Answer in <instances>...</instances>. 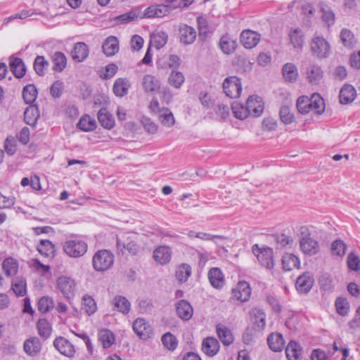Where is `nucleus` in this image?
I'll return each mask as SVG.
<instances>
[{
    "mask_svg": "<svg viewBox=\"0 0 360 360\" xmlns=\"http://www.w3.org/2000/svg\"><path fill=\"white\" fill-rule=\"evenodd\" d=\"M37 250L43 257L53 258L55 256V245L49 240H41Z\"/></svg>",
    "mask_w": 360,
    "mask_h": 360,
    "instance_id": "31",
    "label": "nucleus"
},
{
    "mask_svg": "<svg viewBox=\"0 0 360 360\" xmlns=\"http://www.w3.org/2000/svg\"><path fill=\"white\" fill-rule=\"evenodd\" d=\"M155 261L161 265L169 263L172 258V250L169 246L161 245L158 247L153 252Z\"/></svg>",
    "mask_w": 360,
    "mask_h": 360,
    "instance_id": "17",
    "label": "nucleus"
},
{
    "mask_svg": "<svg viewBox=\"0 0 360 360\" xmlns=\"http://www.w3.org/2000/svg\"><path fill=\"white\" fill-rule=\"evenodd\" d=\"M246 105L249 111V115L255 117H259L264 109L262 98L258 96H250L247 100Z\"/></svg>",
    "mask_w": 360,
    "mask_h": 360,
    "instance_id": "7",
    "label": "nucleus"
},
{
    "mask_svg": "<svg viewBox=\"0 0 360 360\" xmlns=\"http://www.w3.org/2000/svg\"><path fill=\"white\" fill-rule=\"evenodd\" d=\"M2 269L7 276H14L18 270V262L12 257L6 258L2 263Z\"/></svg>",
    "mask_w": 360,
    "mask_h": 360,
    "instance_id": "41",
    "label": "nucleus"
},
{
    "mask_svg": "<svg viewBox=\"0 0 360 360\" xmlns=\"http://www.w3.org/2000/svg\"><path fill=\"white\" fill-rule=\"evenodd\" d=\"M159 120L167 127H171L174 124L175 120L172 112L168 108H164L160 111Z\"/></svg>",
    "mask_w": 360,
    "mask_h": 360,
    "instance_id": "51",
    "label": "nucleus"
},
{
    "mask_svg": "<svg viewBox=\"0 0 360 360\" xmlns=\"http://www.w3.org/2000/svg\"><path fill=\"white\" fill-rule=\"evenodd\" d=\"M217 336L221 343L225 346H229L233 343L234 338L231 330L222 324H218L216 326Z\"/></svg>",
    "mask_w": 360,
    "mask_h": 360,
    "instance_id": "26",
    "label": "nucleus"
},
{
    "mask_svg": "<svg viewBox=\"0 0 360 360\" xmlns=\"http://www.w3.org/2000/svg\"><path fill=\"white\" fill-rule=\"evenodd\" d=\"M98 340L104 348H109L115 341L114 334L108 329H102L98 332Z\"/></svg>",
    "mask_w": 360,
    "mask_h": 360,
    "instance_id": "46",
    "label": "nucleus"
},
{
    "mask_svg": "<svg viewBox=\"0 0 360 360\" xmlns=\"http://www.w3.org/2000/svg\"><path fill=\"white\" fill-rule=\"evenodd\" d=\"M171 8V6L168 4L152 5L146 8L144 17L147 18H162L167 15Z\"/></svg>",
    "mask_w": 360,
    "mask_h": 360,
    "instance_id": "12",
    "label": "nucleus"
},
{
    "mask_svg": "<svg viewBox=\"0 0 360 360\" xmlns=\"http://www.w3.org/2000/svg\"><path fill=\"white\" fill-rule=\"evenodd\" d=\"M176 311L179 317L184 321L190 320L193 314L192 306L185 300H181L177 302L176 304Z\"/></svg>",
    "mask_w": 360,
    "mask_h": 360,
    "instance_id": "18",
    "label": "nucleus"
},
{
    "mask_svg": "<svg viewBox=\"0 0 360 360\" xmlns=\"http://www.w3.org/2000/svg\"><path fill=\"white\" fill-rule=\"evenodd\" d=\"M179 41L184 45L193 44L196 39L195 30L188 25H183L179 27Z\"/></svg>",
    "mask_w": 360,
    "mask_h": 360,
    "instance_id": "16",
    "label": "nucleus"
},
{
    "mask_svg": "<svg viewBox=\"0 0 360 360\" xmlns=\"http://www.w3.org/2000/svg\"><path fill=\"white\" fill-rule=\"evenodd\" d=\"M49 66V63L43 56H37L34 61L33 68L36 74L40 77L44 76Z\"/></svg>",
    "mask_w": 360,
    "mask_h": 360,
    "instance_id": "42",
    "label": "nucleus"
},
{
    "mask_svg": "<svg viewBox=\"0 0 360 360\" xmlns=\"http://www.w3.org/2000/svg\"><path fill=\"white\" fill-rule=\"evenodd\" d=\"M23 350L30 356H37L41 350V342L37 337L27 339L23 344Z\"/></svg>",
    "mask_w": 360,
    "mask_h": 360,
    "instance_id": "14",
    "label": "nucleus"
},
{
    "mask_svg": "<svg viewBox=\"0 0 360 360\" xmlns=\"http://www.w3.org/2000/svg\"><path fill=\"white\" fill-rule=\"evenodd\" d=\"M167 39V34L165 32L161 31L153 34L151 41L156 49H160L166 44Z\"/></svg>",
    "mask_w": 360,
    "mask_h": 360,
    "instance_id": "57",
    "label": "nucleus"
},
{
    "mask_svg": "<svg viewBox=\"0 0 360 360\" xmlns=\"http://www.w3.org/2000/svg\"><path fill=\"white\" fill-rule=\"evenodd\" d=\"M53 302L47 296L42 297L38 302V310L41 313L48 312L53 307Z\"/></svg>",
    "mask_w": 360,
    "mask_h": 360,
    "instance_id": "61",
    "label": "nucleus"
},
{
    "mask_svg": "<svg viewBox=\"0 0 360 360\" xmlns=\"http://www.w3.org/2000/svg\"><path fill=\"white\" fill-rule=\"evenodd\" d=\"M347 246L341 240H336L331 245V251L333 255L343 256Z\"/></svg>",
    "mask_w": 360,
    "mask_h": 360,
    "instance_id": "63",
    "label": "nucleus"
},
{
    "mask_svg": "<svg viewBox=\"0 0 360 360\" xmlns=\"http://www.w3.org/2000/svg\"><path fill=\"white\" fill-rule=\"evenodd\" d=\"M88 46L84 42H77L71 52L72 58L77 62L84 61L89 55Z\"/></svg>",
    "mask_w": 360,
    "mask_h": 360,
    "instance_id": "27",
    "label": "nucleus"
},
{
    "mask_svg": "<svg viewBox=\"0 0 360 360\" xmlns=\"http://www.w3.org/2000/svg\"><path fill=\"white\" fill-rule=\"evenodd\" d=\"M314 283V278L309 272H305L297 278L295 288L300 293L307 294L310 291Z\"/></svg>",
    "mask_w": 360,
    "mask_h": 360,
    "instance_id": "10",
    "label": "nucleus"
},
{
    "mask_svg": "<svg viewBox=\"0 0 360 360\" xmlns=\"http://www.w3.org/2000/svg\"><path fill=\"white\" fill-rule=\"evenodd\" d=\"M9 60L10 69L13 75L19 79L23 77L26 73V67L22 59L11 56Z\"/></svg>",
    "mask_w": 360,
    "mask_h": 360,
    "instance_id": "23",
    "label": "nucleus"
},
{
    "mask_svg": "<svg viewBox=\"0 0 360 360\" xmlns=\"http://www.w3.org/2000/svg\"><path fill=\"white\" fill-rule=\"evenodd\" d=\"M290 41L294 48L301 50L304 44L303 32L300 29L296 28L290 32Z\"/></svg>",
    "mask_w": 360,
    "mask_h": 360,
    "instance_id": "45",
    "label": "nucleus"
},
{
    "mask_svg": "<svg viewBox=\"0 0 360 360\" xmlns=\"http://www.w3.org/2000/svg\"><path fill=\"white\" fill-rule=\"evenodd\" d=\"M4 150L8 155H13L17 150L16 141L13 137L8 136L4 141Z\"/></svg>",
    "mask_w": 360,
    "mask_h": 360,
    "instance_id": "64",
    "label": "nucleus"
},
{
    "mask_svg": "<svg viewBox=\"0 0 360 360\" xmlns=\"http://www.w3.org/2000/svg\"><path fill=\"white\" fill-rule=\"evenodd\" d=\"M53 346L63 355L72 357L75 353L74 346L65 338L58 337L53 341Z\"/></svg>",
    "mask_w": 360,
    "mask_h": 360,
    "instance_id": "11",
    "label": "nucleus"
},
{
    "mask_svg": "<svg viewBox=\"0 0 360 360\" xmlns=\"http://www.w3.org/2000/svg\"><path fill=\"white\" fill-rule=\"evenodd\" d=\"M53 63V70L56 72H62L67 65V58L62 52L57 51L52 56Z\"/></svg>",
    "mask_w": 360,
    "mask_h": 360,
    "instance_id": "43",
    "label": "nucleus"
},
{
    "mask_svg": "<svg viewBox=\"0 0 360 360\" xmlns=\"http://www.w3.org/2000/svg\"><path fill=\"white\" fill-rule=\"evenodd\" d=\"M251 321L258 330H263L266 326V314L259 307H254L250 311Z\"/></svg>",
    "mask_w": 360,
    "mask_h": 360,
    "instance_id": "21",
    "label": "nucleus"
},
{
    "mask_svg": "<svg viewBox=\"0 0 360 360\" xmlns=\"http://www.w3.org/2000/svg\"><path fill=\"white\" fill-rule=\"evenodd\" d=\"M114 262V255L108 250L96 252L92 258V265L97 271H104L111 267Z\"/></svg>",
    "mask_w": 360,
    "mask_h": 360,
    "instance_id": "1",
    "label": "nucleus"
},
{
    "mask_svg": "<svg viewBox=\"0 0 360 360\" xmlns=\"http://www.w3.org/2000/svg\"><path fill=\"white\" fill-rule=\"evenodd\" d=\"M307 79L311 84H317L323 78V71L320 66L310 65L307 70Z\"/></svg>",
    "mask_w": 360,
    "mask_h": 360,
    "instance_id": "35",
    "label": "nucleus"
},
{
    "mask_svg": "<svg viewBox=\"0 0 360 360\" xmlns=\"http://www.w3.org/2000/svg\"><path fill=\"white\" fill-rule=\"evenodd\" d=\"M267 343L269 348L274 352H281L285 346V340L281 333H271L268 336Z\"/></svg>",
    "mask_w": 360,
    "mask_h": 360,
    "instance_id": "28",
    "label": "nucleus"
},
{
    "mask_svg": "<svg viewBox=\"0 0 360 360\" xmlns=\"http://www.w3.org/2000/svg\"><path fill=\"white\" fill-rule=\"evenodd\" d=\"M310 102H311V111L314 110L319 115L324 112L325 102L319 94H314L310 98Z\"/></svg>",
    "mask_w": 360,
    "mask_h": 360,
    "instance_id": "53",
    "label": "nucleus"
},
{
    "mask_svg": "<svg viewBox=\"0 0 360 360\" xmlns=\"http://www.w3.org/2000/svg\"><path fill=\"white\" fill-rule=\"evenodd\" d=\"M219 343L218 340L212 337L205 338L202 343V352L209 356H215L219 350Z\"/></svg>",
    "mask_w": 360,
    "mask_h": 360,
    "instance_id": "22",
    "label": "nucleus"
},
{
    "mask_svg": "<svg viewBox=\"0 0 360 360\" xmlns=\"http://www.w3.org/2000/svg\"><path fill=\"white\" fill-rule=\"evenodd\" d=\"M191 275V267L189 264L183 263L180 264L175 273L177 281L181 283H185Z\"/></svg>",
    "mask_w": 360,
    "mask_h": 360,
    "instance_id": "44",
    "label": "nucleus"
},
{
    "mask_svg": "<svg viewBox=\"0 0 360 360\" xmlns=\"http://www.w3.org/2000/svg\"><path fill=\"white\" fill-rule=\"evenodd\" d=\"M116 245L117 250L122 253L124 250H127L131 255H136L139 250V246L135 241L129 240L124 236L122 238H117Z\"/></svg>",
    "mask_w": 360,
    "mask_h": 360,
    "instance_id": "19",
    "label": "nucleus"
},
{
    "mask_svg": "<svg viewBox=\"0 0 360 360\" xmlns=\"http://www.w3.org/2000/svg\"><path fill=\"white\" fill-rule=\"evenodd\" d=\"M281 121L285 124H290L295 121L294 114L289 106L283 105L279 110Z\"/></svg>",
    "mask_w": 360,
    "mask_h": 360,
    "instance_id": "52",
    "label": "nucleus"
},
{
    "mask_svg": "<svg viewBox=\"0 0 360 360\" xmlns=\"http://www.w3.org/2000/svg\"><path fill=\"white\" fill-rule=\"evenodd\" d=\"M335 305L337 312L340 316H344L347 315L349 310V304L346 298L342 297H338L335 300Z\"/></svg>",
    "mask_w": 360,
    "mask_h": 360,
    "instance_id": "59",
    "label": "nucleus"
},
{
    "mask_svg": "<svg viewBox=\"0 0 360 360\" xmlns=\"http://www.w3.org/2000/svg\"><path fill=\"white\" fill-rule=\"evenodd\" d=\"M198 28L199 31V37H205L209 30V25L207 19L203 16L197 18Z\"/></svg>",
    "mask_w": 360,
    "mask_h": 360,
    "instance_id": "62",
    "label": "nucleus"
},
{
    "mask_svg": "<svg viewBox=\"0 0 360 360\" xmlns=\"http://www.w3.org/2000/svg\"><path fill=\"white\" fill-rule=\"evenodd\" d=\"M300 247L306 255H314L319 251V243L313 238H300Z\"/></svg>",
    "mask_w": 360,
    "mask_h": 360,
    "instance_id": "20",
    "label": "nucleus"
},
{
    "mask_svg": "<svg viewBox=\"0 0 360 360\" xmlns=\"http://www.w3.org/2000/svg\"><path fill=\"white\" fill-rule=\"evenodd\" d=\"M232 293L234 297L238 300L246 302L250 297L251 288L248 282L240 281L238 283L236 287L233 289Z\"/></svg>",
    "mask_w": 360,
    "mask_h": 360,
    "instance_id": "15",
    "label": "nucleus"
},
{
    "mask_svg": "<svg viewBox=\"0 0 360 360\" xmlns=\"http://www.w3.org/2000/svg\"><path fill=\"white\" fill-rule=\"evenodd\" d=\"M130 86L127 79L118 78L114 82L112 90L116 96L122 98L128 94Z\"/></svg>",
    "mask_w": 360,
    "mask_h": 360,
    "instance_id": "30",
    "label": "nucleus"
},
{
    "mask_svg": "<svg viewBox=\"0 0 360 360\" xmlns=\"http://www.w3.org/2000/svg\"><path fill=\"white\" fill-rule=\"evenodd\" d=\"M87 243L80 239L67 240L63 244V250L67 255L72 258L83 256L87 251Z\"/></svg>",
    "mask_w": 360,
    "mask_h": 360,
    "instance_id": "2",
    "label": "nucleus"
},
{
    "mask_svg": "<svg viewBox=\"0 0 360 360\" xmlns=\"http://www.w3.org/2000/svg\"><path fill=\"white\" fill-rule=\"evenodd\" d=\"M356 96V89L350 84H345L340 91L339 99L342 104H348L352 103Z\"/></svg>",
    "mask_w": 360,
    "mask_h": 360,
    "instance_id": "25",
    "label": "nucleus"
},
{
    "mask_svg": "<svg viewBox=\"0 0 360 360\" xmlns=\"http://www.w3.org/2000/svg\"><path fill=\"white\" fill-rule=\"evenodd\" d=\"M302 348L295 341L291 340L285 348V354L288 360H299Z\"/></svg>",
    "mask_w": 360,
    "mask_h": 360,
    "instance_id": "37",
    "label": "nucleus"
},
{
    "mask_svg": "<svg viewBox=\"0 0 360 360\" xmlns=\"http://www.w3.org/2000/svg\"><path fill=\"white\" fill-rule=\"evenodd\" d=\"M297 108L301 114H307L311 111V102L307 96H300L297 101Z\"/></svg>",
    "mask_w": 360,
    "mask_h": 360,
    "instance_id": "55",
    "label": "nucleus"
},
{
    "mask_svg": "<svg viewBox=\"0 0 360 360\" xmlns=\"http://www.w3.org/2000/svg\"><path fill=\"white\" fill-rule=\"evenodd\" d=\"M37 328L39 335L44 340L49 338L51 334L52 328L46 319H40L37 321Z\"/></svg>",
    "mask_w": 360,
    "mask_h": 360,
    "instance_id": "47",
    "label": "nucleus"
},
{
    "mask_svg": "<svg viewBox=\"0 0 360 360\" xmlns=\"http://www.w3.org/2000/svg\"><path fill=\"white\" fill-rule=\"evenodd\" d=\"M223 89L229 98H238L242 91L240 79L236 76L226 77L223 82Z\"/></svg>",
    "mask_w": 360,
    "mask_h": 360,
    "instance_id": "6",
    "label": "nucleus"
},
{
    "mask_svg": "<svg viewBox=\"0 0 360 360\" xmlns=\"http://www.w3.org/2000/svg\"><path fill=\"white\" fill-rule=\"evenodd\" d=\"M98 120L101 125L107 129H111L115 126V119L113 116L108 112L105 108L99 110L98 112Z\"/></svg>",
    "mask_w": 360,
    "mask_h": 360,
    "instance_id": "32",
    "label": "nucleus"
},
{
    "mask_svg": "<svg viewBox=\"0 0 360 360\" xmlns=\"http://www.w3.org/2000/svg\"><path fill=\"white\" fill-rule=\"evenodd\" d=\"M56 283L57 288L65 299L70 300L74 297L76 291V283L72 278L61 276L57 278Z\"/></svg>",
    "mask_w": 360,
    "mask_h": 360,
    "instance_id": "4",
    "label": "nucleus"
},
{
    "mask_svg": "<svg viewBox=\"0 0 360 360\" xmlns=\"http://www.w3.org/2000/svg\"><path fill=\"white\" fill-rule=\"evenodd\" d=\"M39 116V110L35 105H30L24 112V120L30 126H34L37 124Z\"/></svg>",
    "mask_w": 360,
    "mask_h": 360,
    "instance_id": "34",
    "label": "nucleus"
},
{
    "mask_svg": "<svg viewBox=\"0 0 360 360\" xmlns=\"http://www.w3.org/2000/svg\"><path fill=\"white\" fill-rule=\"evenodd\" d=\"M82 309L89 315L94 314L97 309L95 300L89 295H84L82 299Z\"/></svg>",
    "mask_w": 360,
    "mask_h": 360,
    "instance_id": "54",
    "label": "nucleus"
},
{
    "mask_svg": "<svg viewBox=\"0 0 360 360\" xmlns=\"http://www.w3.org/2000/svg\"><path fill=\"white\" fill-rule=\"evenodd\" d=\"M132 327L134 333L143 340L149 338L153 333L152 327L144 319H136Z\"/></svg>",
    "mask_w": 360,
    "mask_h": 360,
    "instance_id": "8",
    "label": "nucleus"
},
{
    "mask_svg": "<svg viewBox=\"0 0 360 360\" xmlns=\"http://www.w3.org/2000/svg\"><path fill=\"white\" fill-rule=\"evenodd\" d=\"M184 81V75L180 71L172 70L168 77V83L176 89H180Z\"/></svg>",
    "mask_w": 360,
    "mask_h": 360,
    "instance_id": "49",
    "label": "nucleus"
},
{
    "mask_svg": "<svg viewBox=\"0 0 360 360\" xmlns=\"http://www.w3.org/2000/svg\"><path fill=\"white\" fill-rule=\"evenodd\" d=\"M340 37L345 47L352 49L354 46L356 44V39L353 33L349 30L342 29Z\"/></svg>",
    "mask_w": 360,
    "mask_h": 360,
    "instance_id": "50",
    "label": "nucleus"
},
{
    "mask_svg": "<svg viewBox=\"0 0 360 360\" xmlns=\"http://www.w3.org/2000/svg\"><path fill=\"white\" fill-rule=\"evenodd\" d=\"M12 290L17 296H23L26 292V283L22 278H16L12 283Z\"/></svg>",
    "mask_w": 360,
    "mask_h": 360,
    "instance_id": "60",
    "label": "nucleus"
},
{
    "mask_svg": "<svg viewBox=\"0 0 360 360\" xmlns=\"http://www.w3.org/2000/svg\"><path fill=\"white\" fill-rule=\"evenodd\" d=\"M311 50L314 56L318 58H327L330 52L328 42L322 37H315L311 42Z\"/></svg>",
    "mask_w": 360,
    "mask_h": 360,
    "instance_id": "5",
    "label": "nucleus"
},
{
    "mask_svg": "<svg viewBox=\"0 0 360 360\" xmlns=\"http://www.w3.org/2000/svg\"><path fill=\"white\" fill-rule=\"evenodd\" d=\"M219 46L224 53L231 54L235 51L238 44L237 41L229 34H224L220 38Z\"/></svg>",
    "mask_w": 360,
    "mask_h": 360,
    "instance_id": "24",
    "label": "nucleus"
},
{
    "mask_svg": "<svg viewBox=\"0 0 360 360\" xmlns=\"http://www.w3.org/2000/svg\"><path fill=\"white\" fill-rule=\"evenodd\" d=\"M113 309L124 314H127L130 311V302L124 296L117 295L112 300Z\"/></svg>",
    "mask_w": 360,
    "mask_h": 360,
    "instance_id": "33",
    "label": "nucleus"
},
{
    "mask_svg": "<svg viewBox=\"0 0 360 360\" xmlns=\"http://www.w3.org/2000/svg\"><path fill=\"white\" fill-rule=\"evenodd\" d=\"M77 125L83 131H91L96 128L97 124L95 119L84 115L80 118Z\"/></svg>",
    "mask_w": 360,
    "mask_h": 360,
    "instance_id": "39",
    "label": "nucleus"
},
{
    "mask_svg": "<svg viewBox=\"0 0 360 360\" xmlns=\"http://www.w3.org/2000/svg\"><path fill=\"white\" fill-rule=\"evenodd\" d=\"M163 345L169 350H174L178 345L176 338L171 333H166L161 338Z\"/></svg>",
    "mask_w": 360,
    "mask_h": 360,
    "instance_id": "58",
    "label": "nucleus"
},
{
    "mask_svg": "<svg viewBox=\"0 0 360 360\" xmlns=\"http://www.w3.org/2000/svg\"><path fill=\"white\" fill-rule=\"evenodd\" d=\"M284 79L289 82H295L297 79L298 72L296 66L290 63L285 64L282 68Z\"/></svg>",
    "mask_w": 360,
    "mask_h": 360,
    "instance_id": "38",
    "label": "nucleus"
},
{
    "mask_svg": "<svg viewBox=\"0 0 360 360\" xmlns=\"http://www.w3.org/2000/svg\"><path fill=\"white\" fill-rule=\"evenodd\" d=\"M103 51L107 56H114L119 51V41L116 37H108L103 44Z\"/></svg>",
    "mask_w": 360,
    "mask_h": 360,
    "instance_id": "29",
    "label": "nucleus"
},
{
    "mask_svg": "<svg viewBox=\"0 0 360 360\" xmlns=\"http://www.w3.org/2000/svg\"><path fill=\"white\" fill-rule=\"evenodd\" d=\"M252 250L262 266L270 270L274 269V251L272 248H260L257 244H255L252 246Z\"/></svg>",
    "mask_w": 360,
    "mask_h": 360,
    "instance_id": "3",
    "label": "nucleus"
},
{
    "mask_svg": "<svg viewBox=\"0 0 360 360\" xmlns=\"http://www.w3.org/2000/svg\"><path fill=\"white\" fill-rule=\"evenodd\" d=\"M240 39L245 49H252L260 41L261 35L257 32L245 30L241 32Z\"/></svg>",
    "mask_w": 360,
    "mask_h": 360,
    "instance_id": "9",
    "label": "nucleus"
},
{
    "mask_svg": "<svg viewBox=\"0 0 360 360\" xmlns=\"http://www.w3.org/2000/svg\"><path fill=\"white\" fill-rule=\"evenodd\" d=\"M211 285L215 289H221L225 285V279L221 270L218 267L211 268L207 274Z\"/></svg>",
    "mask_w": 360,
    "mask_h": 360,
    "instance_id": "13",
    "label": "nucleus"
},
{
    "mask_svg": "<svg viewBox=\"0 0 360 360\" xmlns=\"http://www.w3.org/2000/svg\"><path fill=\"white\" fill-rule=\"evenodd\" d=\"M37 96V90L34 84H27L22 89V98L27 104H32Z\"/></svg>",
    "mask_w": 360,
    "mask_h": 360,
    "instance_id": "48",
    "label": "nucleus"
},
{
    "mask_svg": "<svg viewBox=\"0 0 360 360\" xmlns=\"http://www.w3.org/2000/svg\"><path fill=\"white\" fill-rule=\"evenodd\" d=\"M234 116L240 120H245L249 116V111L247 105L243 106L241 103H234L231 106Z\"/></svg>",
    "mask_w": 360,
    "mask_h": 360,
    "instance_id": "56",
    "label": "nucleus"
},
{
    "mask_svg": "<svg viewBox=\"0 0 360 360\" xmlns=\"http://www.w3.org/2000/svg\"><path fill=\"white\" fill-rule=\"evenodd\" d=\"M282 262L283 268L285 271H291L293 269L299 268L300 266L299 258L292 254L284 255L282 259Z\"/></svg>",
    "mask_w": 360,
    "mask_h": 360,
    "instance_id": "40",
    "label": "nucleus"
},
{
    "mask_svg": "<svg viewBox=\"0 0 360 360\" xmlns=\"http://www.w3.org/2000/svg\"><path fill=\"white\" fill-rule=\"evenodd\" d=\"M143 87L146 93H153L160 89V82L151 75H146L143 78Z\"/></svg>",
    "mask_w": 360,
    "mask_h": 360,
    "instance_id": "36",
    "label": "nucleus"
}]
</instances>
